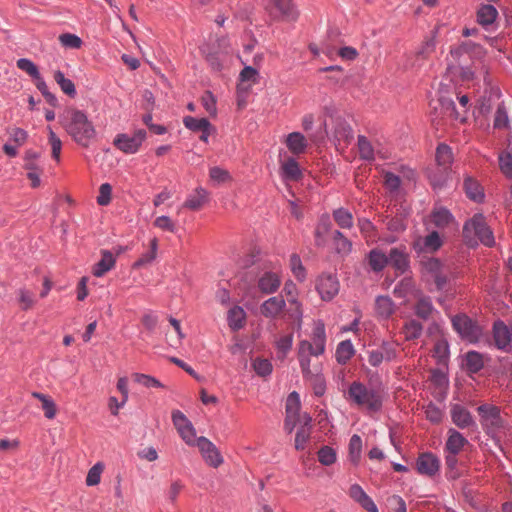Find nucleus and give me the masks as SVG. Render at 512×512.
<instances>
[{"mask_svg":"<svg viewBox=\"0 0 512 512\" xmlns=\"http://www.w3.org/2000/svg\"><path fill=\"white\" fill-rule=\"evenodd\" d=\"M477 412L480 424L487 435L496 437L505 428L506 421L501 416L499 407L485 403L477 407Z\"/></svg>","mask_w":512,"mask_h":512,"instance_id":"5","label":"nucleus"},{"mask_svg":"<svg viewBox=\"0 0 512 512\" xmlns=\"http://www.w3.org/2000/svg\"><path fill=\"white\" fill-rule=\"evenodd\" d=\"M183 123L186 128L194 132H203L205 129H213V126L206 118H195L187 116Z\"/></svg>","mask_w":512,"mask_h":512,"instance_id":"38","label":"nucleus"},{"mask_svg":"<svg viewBox=\"0 0 512 512\" xmlns=\"http://www.w3.org/2000/svg\"><path fill=\"white\" fill-rule=\"evenodd\" d=\"M207 200V192L205 189L199 187L194 190L192 194L188 196L183 204V207L190 210H199Z\"/></svg>","mask_w":512,"mask_h":512,"instance_id":"32","label":"nucleus"},{"mask_svg":"<svg viewBox=\"0 0 512 512\" xmlns=\"http://www.w3.org/2000/svg\"><path fill=\"white\" fill-rule=\"evenodd\" d=\"M458 101L461 106L460 110L456 109L455 103L448 91H445L443 88H440L438 91V99L437 103L441 108V113L445 116L450 117L454 120H460L461 122L466 119V112L468 109L469 98L467 95L458 96Z\"/></svg>","mask_w":512,"mask_h":512,"instance_id":"7","label":"nucleus"},{"mask_svg":"<svg viewBox=\"0 0 512 512\" xmlns=\"http://www.w3.org/2000/svg\"><path fill=\"white\" fill-rule=\"evenodd\" d=\"M431 222L440 229L449 227L454 222L453 215L445 208H434L431 213Z\"/></svg>","mask_w":512,"mask_h":512,"instance_id":"29","label":"nucleus"},{"mask_svg":"<svg viewBox=\"0 0 512 512\" xmlns=\"http://www.w3.org/2000/svg\"><path fill=\"white\" fill-rule=\"evenodd\" d=\"M350 497L358 502L362 508L368 512H378V508L373 500L365 493L361 486L354 484L349 489Z\"/></svg>","mask_w":512,"mask_h":512,"instance_id":"20","label":"nucleus"},{"mask_svg":"<svg viewBox=\"0 0 512 512\" xmlns=\"http://www.w3.org/2000/svg\"><path fill=\"white\" fill-rule=\"evenodd\" d=\"M258 72L251 66H246L239 75L238 91L248 92L252 84L257 82Z\"/></svg>","mask_w":512,"mask_h":512,"instance_id":"31","label":"nucleus"},{"mask_svg":"<svg viewBox=\"0 0 512 512\" xmlns=\"http://www.w3.org/2000/svg\"><path fill=\"white\" fill-rule=\"evenodd\" d=\"M281 172L282 176L286 180L290 181H297L302 177V172L300 170V167L297 163V161L292 158L288 157L281 163Z\"/></svg>","mask_w":512,"mask_h":512,"instance_id":"26","label":"nucleus"},{"mask_svg":"<svg viewBox=\"0 0 512 512\" xmlns=\"http://www.w3.org/2000/svg\"><path fill=\"white\" fill-rule=\"evenodd\" d=\"M311 418L308 415L303 416V426L297 431L295 437V448L303 450L310 437V431L306 426L310 423Z\"/></svg>","mask_w":512,"mask_h":512,"instance_id":"39","label":"nucleus"},{"mask_svg":"<svg viewBox=\"0 0 512 512\" xmlns=\"http://www.w3.org/2000/svg\"><path fill=\"white\" fill-rule=\"evenodd\" d=\"M16 65L20 70L25 71L29 76H31L34 79L38 78L40 75L37 66L29 59L21 58L17 60Z\"/></svg>","mask_w":512,"mask_h":512,"instance_id":"55","label":"nucleus"},{"mask_svg":"<svg viewBox=\"0 0 512 512\" xmlns=\"http://www.w3.org/2000/svg\"><path fill=\"white\" fill-rule=\"evenodd\" d=\"M335 249L339 254L347 255L351 252L352 243L340 231L336 230L333 234Z\"/></svg>","mask_w":512,"mask_h":512,"instance_id":"47","label":"nucleus"},{"mask_svg":"<svg viewBox=\"0 0 512 512\" xmlns=\"http://www.w3.org/2000/svg\"><path fill=\"white\" fill-rule=\"evenodd\" d=\"M362 450V440L360 436L353 435L349 441V458L354 463L357 464L361 457Z\"/></svg>","mask_w":512,"mask_h":512,"instance_id":"49","label":"nucleus"},{"mask_svg":"<svg viewBox=\"0 0 512 512\" xmlns=\"http://www.w3.org/2000/svg\"><path fill=\"white\" fill-rule=\"evenodd\" d=\"M454 330L465 340L475 343L482 336V327L464 314L452 318Z\"/></svg>","mask_w":512,"mask_h":512,"instance_id":"8","label":"nucleus"},{"mask_svg":"<svg viewBox=\"0 0 512 512\" xmlns=\"http://www.w3.org/2000/svg\"><path fill=\"white\" fill-rule=\"evenodd\" d=\"M31 395L41 402L42 410L44 411V415L47 419L55 418L57 408L55 402L50 396L40 392H32Z\"/></svg>","mask_w":512,"mask_h":512,"instance_id":"33","label":"nucleus"},{"mask_svg":"<svg viewBox=\"0 0 512 512\" xmlns=\"http://www.w3.org/2000/svg\"><path fill=\"white\" fill-rule=\"evenodd\" d=\"M290 267L294 276L303 281L305 279V268L302 265L301 259L297 254H292L290 257Z\"/></svg>","mask_w":512,"mask_h":512,"instance_id":"56","label":"nucleus"},{"mask_svg":"<svg viewBox=\"0 0 512 512\" xmlns=\"http://www.w3.org/2000/svg\"><path fill=\"white\" fill-rule=\"evenodd\" d=\"M422 331L423 327L421 323L415 319L407 321L402 328V333L404 334L405 339L408 341L419 338L422 334Z\"/></svg>","mask_w":512,"mask_h":512,"instance_id":"40","label":"nucleus"},{"mask_svg":"<svg viewBox=\"0 0 512 512\" xmlns=\"http://www.w3.org/2000/svg\"><path fill=\"white\" fill-rule=\"evenodd\" d=\"M388 264H391L396 270L404 272L408 267V254L405 246L391 248L389 251Z\"/></svg>","mask_w":512,"mask_h":512,"instance_id":"19","label":"nucleus"},{"mask_svg":"<svg viewBox=\"0 0 512 512\" xmlns=\"http://www.w3.org/2000/svg\"><path fill=\"white\" fill-rule=\"evenodd\" d=\"M468 443V440L460 432L451 428L448 431V439L445 444V449L447 452L459 454Z\"/></svg>","mask_w":512,"mask_h":512,"instance_id":"23","label":"nucleus"},{"mask_svg":"<svg viewBox=\"0 0 512 512\" xmlns=\"http://www.w3.org/2000/svg\"><path fill=\"white\" fill-rule=\"evenodd\" d=\"M339 281L332 274H322L316 282V289L322 300L329 301L339 292Z\"/></svg>","mask_w":512,"mask_h":512,"instance_id":"12","label":"nucleus"},{"mask_svg":"<svg viewBox=\"0 0 512 512\" xmlns=\"http://www.w3.org/2000/svg\"><path fill=\"white\" fill-rule=\"evenodd\" d=\"M483 54L482 48L471 41H465L453 48L447 58V73L451 76V80L463 82L472 80Z\"/></svg>","mask_w":512,"mask_h":512,"instance_id":"1","label":"nucleus"},{"mask_svg":"<svg viewBox=\"0 0 512 512\" xmlns=\"http://www.w3.org/2000/svg\"><path fill=\"white\" fill-rule=\"evenodd\" d=\"M49 131V143L51 145L52 157L56 161L60 160V153L62 148V142L59 137L53 132L51 127H48Z\"/></svg>","mask_w":512,"mask_h":512,"instance_id":"58","label":"nucleus"},{"mask_svg":"<svg viewBox=\"0 0 512 512\" xmlns=\"http://www.w3.org/2000/svg\"><path fill=\"white\" fill-rule=\"evenodd\" d=\"M355 349L350 340L341 341L335 352L336 361L339 364H346L354 355Z\"/></svg>","mask_w":512,"mask_h":512,"instance_id":"34","label":"nucleus"},{"mask_svg":"<svg viewBox=\"0 0 512 512\" xmlns=\"http://www.w3.org/2000/svg\"><path fill=\"white\" fill-rule=\"evenodd\" d=\"M417 471L425 476H435L440 468V461L432 453H422L416 462Z\"/></svg>","mask_w":512,"mask_h":512,"instance_id":"14","label":"nucleus"},{"mask_svg":"<svg viewBox=\"0 0 512 512\" xmlns=\"http://www.w3.org/2000/svg\"><path fill=\"white\" fill-rule=\"evenodd\" d=\"M54 80L60 86L61 90L70 97L76 95V89L74 83L66 78L61 71L54 72Z\"/></svg>","mask_w":512,"mask_h":512,"instance_id":"45","label":"nucleus"},{"mask_svg":"<svg viewBox=\"0 0 512 512\" xmlns=\"http://www.w3.org/2000/svg\"><path fill=\"white\" fill-rule=\"evenodd\" d=\"M368 263L375 272L382 271L388 264V257L379 249H373L369 252Z\"/></svg>","mask_w":512,"mask_h":512,"instance_id":"35","label":"nucleus"},{"mask_svg":"<svg viewBox=\"0 0 512 512\" xmlns=\"http://www.w3.org/2000/svg\"><path fill=\"white\" fill-rule=\"evenodd\" d=\"M442 245V240L438 232L433 231L425 237L419 238L415 244V249L419 251L434 252Z\"/></svg>","mask_w":512,"mask_h":512,"instance_id":"22","label":"nucleus"},{"mask_svg":"<svg viewBox=\"0 0 512 512\" xmlns=\"http://www.w3.org/2000/svg\"><path fill=\"white\" fill-rule=\"evenodd\" d=\"M286 308V302L282 296H273L264 301L260 306L261 314L269 319L282 317Z\"/></svg>","mask_w":512,"mask_h":512,"instance_id":"13","label":"nucleus"},{"mask_svg":"<svg viewBox=\"0 0 512 512\" xmlns=\"http://www.w3.org/2000/svg\"><path fill=\"white\" fill-rule=\"evenodd\" d=\"M59 41L66 48H80L82 40L76 34H60Z\"/></svg>","mask_w":512,"mask_h":512,"instance_id":"61","label":"nucleus"},{"mask_svg":"<svg viewBox=\"0 0 512 512\" xmlns=\"http://www.w3.org/2000/svg\"><path fill=\"white\" fill-rule=\"evenodd\" d=\"M196 447L204 461L211 467L217 468L223 463V457L217 447L206 437H198Z\"/></svg>","mask_w":512,"mask_h":512,"instance_id":"11","label":"nucleus"},{"mask_svg":"<svg viewBox=\"0 0 512 512\" xmlns=\"http://www.w3.org/2000/svg\"><path fill=\"white\" fill-rule=\"evenodd\" d=\"M111 193L112 187L108 183H103L99 188V195L97 197V202L101 206H106L111 201Z\"/></svg>","mask_w":512,"mask_h":512,"instance_id":"63","label":"nucleus"},{"mask_svg":"<svg viewBox=\"0 0 512 512\" xmlns=\"http://www.w3.org/2000/svg\"><path fill=\"white\" fill-rule=\"evenodd\" d=\"M463 237L470 246L477 245L478 241L488 247L493 246L495 243L493 232L487 226L482 214L474 215L465 223Z\"/></svg>","mask_w":512,"mask_h":512,"instance_id":"4","label":"nucleus"},{"mask_svg":"<svg viewBox=\"0 0 512 512\" xmlns=\"http://www.w3.org/2000/svg\"><path fill=\"white\" fill-rule=\"evenodd\" d=\"M201 102L206 112L210 116H215L217 113L216 99L210 91H206L201 97Z\"/></svg>","mask_w":512,"mask_h":512,"instance_id":"57","label":"nucleus"},{"mask_svg":"<svg viewBox=\"0 0 512 512\" xmlns=\"http://www.w3.org/2000/svg\"><path fill=\"white\" fill-rule=\"evenodd\" d=\"M499 166L503 174L512 177V154L509 152L500 153Z\"/></svg>","mask_w":512,"mask_h":512,"instance_id":"59","label":"nucleus"},{"mask_svg":"<svg viewBox=\"0 0 512 512\" xmlns=\"http://www.w3.org/2000/svg\"><path fill=\"white\" fill-rule=\"evenodd\" d=\"M346 399L369 413L381 410L383 394L380 387H367L360 381H353L347 391Z\"/></svg>","mask_w":512,"mask_h":512,"instance_id":"3","label":"nucleus"},{"mask_svg":"<svg viewBox=\"0 0 512 512\" xmlns=\"http://www.w3.org/2000/svg\"><path fill=\"white\" fill-rule=\"evenodd\" d=\"M281 284L279 275L275 272H264L257 281V287L263 294H272L278 290Z\"/></svg>","mask_w":512,"mask_h":512,"instance_id":"18","label":"nucleus"},{"mask_svg":"<svg viewBox=\"0 0 512 512\" xmlns=\"http://www.w3.org/2000/svg\"><path fill=\"white\" fill-rule=\"evenodd\" d=\"M358 151L360 158L367 161L374 159V148L371 142L363 135L358 136Z\"/></svg>","mask_w":512,"mask_h":512,"instance_id":"44","label":"nucleus"},{"mask_svg":"<svg viewBox=\"0 0 512 512\" xmlns=\"http://www.w3.org/2000/svg\"><path fill=\"white\" fill-rule=\"evenodd\" d=\"M452 422L460 429L475 425L471 413L463 406L455 404L450 410Z\"/></svg>","mask_w":512,"mask_h":512,"instance_id":"17","label":"nucleus"},{"mask_svg":"<svg viewBox=\"0 0 512 512\" xmlns=\"http://www.w3.org/2000/svg\"><path fill=\"white\" fill-rule=\"evenodd\" d=\"M62 125L67 134L80 146L89 147L96 137V129L86 113L76 108L65 110Z\"/></svg>","mask_w":512,"mask_h":512,"instance_id":"2","label":"nucleus"},{"mask_svg":"<svg viewBox=\"0 0 512 512\" xmlns=\"http://www.w3.org/2000/svg\"><path fill=\"white\" fill-rule=\"evenodd\" d=\"M321 370V365H316L315 372L304 377V379L311 384L314 394L318 397L323 396L326 391V381Z\"/></svg>","mask_w":512,"mask_h":512,"instance_id":"24","label":"nucleus"},{"mask_svg":"<svg viewBox=\"0 0 512 512\" xmlns=\"http://www.w3.org/2000/svg\"><path fill=\"white\" fill-rule=\"evenodd\" d=\"M436 162L443 171H447L450 164L452 163V150L446 144H440L436 150Z\"/></svg>","mask_w":512,"mask_h":512,"instance_id":"37","label":"nucleus"},{"mask_svg":"<svg viewBox=\"0 0 512 512\" xmlns=\"http://www.w3.org/2000/svg\"><path fill=\"white\" fill-rule=\"evenodd\" d=\"M172 421L182 440L188 446H196L198 438L196 437L195 428L188 418L181 411L174 410Z\"/></svg>","mask_w":512,"mask_h":512,"instance_id":"9","label":"nucleus"},{"mask_svg":"<svg viewBox=\"0 0 512 512\" xmlns=\"http://www.w3.org/2000/svg\"><path fill=\"white\" fill-rule=\"evenodd\" d=\"M413 309L415 315L423 320H429L433 318L434 314L438 313L432 304L431 298L423 294L417 295Z\"/></svg>","mask_w":512,"mask_h":512,"instance_id":"16","label":"nucleus"},{"mask_svg":"<svg viewBox=\"0 0 512 512\" xmlns=\"http://www.w3.org/2000/svg\"><path fill=\"white\" fill-rule=\"evenodd\" d=\"M496 17L497 10L492 5H483L477 13L478 22L483 26L492 24Z\"/></svg>","mask_w":512,"mask_h":512,"instance_id":"42","label":"nucleus"},{"mask_svg":"<svg viewBox=\"0 0 512 512\" xmlns=\"http://www.w3.org/2000/svg\"><path fill=\"white\" fill-rule=\"evenodd\" d=\"M20 308L24 311L30 310L36 303L35 295L26 288H20L17 292Z\"/></svg>","mask_w":512,"mask_h":512,"instance_id":"46","label":"nucleus"},{"mask_svg":"<svg viewBox=\"0 0 512 512\" xmlns=\"http://www.w3.org/2000/svg\"><path fill=\"white\" fill-rule=\"evenodd\" d=\"M132 379L135 383H138L146 388H164L165 386L155 377L142 374V373H133Z\"/></svg>","mask_w":512,"mask_h":512,"instance_id":"48","label":"nucleus"},{"mask_svg":"<svg viewBox=\"0 0 512 512\" xmlns=\"http://www.w3.org/2000/svg\"><path fill=\"white\" fill-rule=\"evenodd\" d=\"M115 266V257L110 251H102V258L93 267V275L102 277L106 272L110 271Z\"/></svg>","mask_w":512,"mask_h":512,"instance_id":"28","label":"nucleus"},{"mask_svg":"<svg viewBox=\"0 0 512 512\" xmlns=\"http://www.w3.org/2000/svg\"><path fill=\"white\" fill-rule=\"evenodd\" d=\"M401 182V178L398 175L392 172L384 173V185L390 193H397L401 186Z\"/></svg>","mask_w":512,"mask_h":512,"instance_id":"53","label":"nucleus"},{"mask_svg":"<svg viewBox=\"0 0 512 512\" xmlns=\"http://www.w3.org/2000/svg\"><path fill=\"white\" fill-rule=\"evenodd\" d=\"M311 355L297 353V358L299 361L300 369L303 375V378L315 372V366L317 364L312 365L311 363Z\"/></svg>","mask_w":512,"mask_h":512,"instance_id":"54","label":"nucleus"},{"mask_svg":"<svg viewBox=\"0 0 512 512\" xmlns=\"http://www.w3.org/2000/svg\"><path fill=\"white\" fill-rule=\"evenodd\" d=\"M464 188L467 196L474 201H481L483 198V193L480 185L472 180L466 179L464 182Z\"/></svg>","mask_w":512,"mask_h":512,"instance_id":"50","label":"nucleus"},{"mask_svg":"<svg viewBox=\"0 0 512 512\" xmlns=\"http://www.w3.org/2000/svg\"><path fill=\"white\" fill-rule=\"evenodd\" d=\"M375 311L383 319H388L395 312V304L388 296H378L375 300Z\"/></svg>","mask_w":512,"mask_h":512,"instance_id":"27","label":"nucleus"},{"mask_svg":"<svg viewBox=\"0 0 512 512\" xmlns=\"http://www.w3.org/2000/svg\"><path fill=\"white\" fill-rule=\"evenodd\" d=\"M318 460L321 464L325 466L332 465L336 461L335 450L329 446H323L318 451Z\"/></svg>","mask_w":512,"mask_h":512,"instance_id":"52","label":"nucleus"},{"mask_svg":"<svg viewBox=\"0 0 512 512\" xmlns=\"http://www.w3.org/2000/svg\"><path fill=\"white\" fill-rule=\"evenodd\" d=\"M493 337L495 345L499 349H505L511 341L508 327L500 321L494 323Z\"/></svg>","mask_w":512,"mask_h":512,"instance_id":"25","label":"nucleus"},{"mask_svg":"<svg viewBox=\"0 0 512 512\" xmlns=\"http://www.w3.org/2000/svg\"><path fill=\"white\" fill-rule=\"evenodd\" d=\"M253 368L259 376H267L272 372V364L267 359H255Z\"/></svg>","mask_w":512,"mask_h":512,"instance_id":"62","label":"nucleus"},{"mask_svg":"<svg viewBox=\"0 0 512 512\" xmlns=\"http://www.w3.org/2000/svg\"><path fill=\"white\" fill-rule=\"evenodd\" d=\"M300 397L297 392H292L286 400V415L300 416Z\"/></svg>","mask_w":512,"mask_h":512,"instance_id":"51","label":"nucleus"},{"mask_svg":"<svg viewBox=\"0 0 512 512\" xmlns=\"http://www.w3.org/2000/svg\"><path fill=\"white\" fill-rule=\"evenodd\" d=\"M326 332L323 323L318 322L315 324L311 340H301L298 343L297 353L311 355L313 357L321 356L326 350Z\"/></svg>","mask_w":512,"mask_h":512,"instance_id":"6","label":"nucleus"},{"mask_svg":"<svg viewBox=\"0 0 512 512\" xmlns=\"http://www.w3.org/2000/svg\"><path fill=\"white\" fill-rule=\"evenodd\" d=\"M268 10L272 16L287 20H293L296 16L292 0H272Z\"/></svg>","mask_w":512,"mask_h":512,"instance_id":"15","label":"nucleus"},{"mask_svg":"<svg viewBox=\"0 0 512 512\" xmlns=\"http://www.w3.org/2000/svg\"><path fill=\"white\" fill-rule=\"evenodd\" d=\"M228 325L229 327L237 331L244 327L246 322V313L244 309L240 306H234L228 311Z\"/></svg>","mask_w":512,"mask_h":512,"instance_id":"30","label":"nucleus"},{"mask_svg":"<svg viewBox=\"0 0 512 512\" xmlns=\"http://www.w3.org/2000/svg\"><path fill=\"white\" fill-rule=\"evenodd\" d=\"M146 138L145 130H137L132 136L119 134L114 139V145L126 154L136 153Z\"/></svg>","mask_w":512,"mask_h":512,"instance_id":"10","label":"nucleus"},{"mask_svg":"<svg viewBox=\"0 0 512 512\" xmlns=\"http://www.w3.org/2000/svg\"><path fill=\"white\" fill-rule=\"evenodd\" d=\"M333 218L337 225L342 229H350L353 226V216L344 208L336 209L333 212Z\"/></svg>","mask_w":512,"mask_h":512,"instance_id":"43","label":"nucleus"},{"mask_svg":"<svg viewBox=\"0 0 512 512\" xmlns=\"http://www.w3.org/2000/svg\"><path fill=\"white\" fill-rule=\"evenodd\" d=\"M285 144L293 155L303 154L308 147L307 139L299 132H292L288 134Z\"/></svg>","mask_w":512,"mask_h":512,"instance_id":"21","label":"nucleus"},{"mask_svg":"<svg viewBox=\"0 0 512 512\" xmlns=\"http://www.w3.org/2000/svg\"><path fill=\"white\" fill-rule=\"evenodd\" d=\"M466 368L471 373H477L484 366L483 356L476 351H469L465 357Z\"/></svg>","mask_w":512,"mask_h":512,"instance_id":"41","label":"nucleus"},{"mask_svg":"<svg viewBox=\"0 0 512 512\" xmlns=\"http://www.w3.org/2000/svg\"><path fill=\"white\" fill-rule=\"evenodd\" d=\"M158 240L153 238L149 243V250L141 255V257L134 263V268H140L152 263L157 257Z\"/></svg>","mask_w":512,"mask_h":512,"instance_id":"36","label":"nucleus"},{"mask_svg":"<svg viewBox=\"0 0 512 512\" xmlns=\"http://www.w3.org/2000/svg\"><path fill=\"white\" fill-rule=\"evenodd\" d=\"M292 343H293V335L292 334L283 335L277 340L276 346H277L278 351L280 353H282V357H285L286 354L289 352V350L292 347Z\"/></svg>","mask_w":512,"mask_h":512,"instance_id":"64","label":"nucleus"},{"mask_svg":"<svg viewBox=\"0 0 512 512\" xmlns=\"http://www.w3.org/2000/svg\"><path fill=\"white\" fill-rule=\"evenodd\" d=\"M102 471L103 466L100 463H97L92 468H90L86 477V484L88 486L97 485L100 482Z\"/></svg>","mask_w":512,"mask_h":512,"instance_id":"60","label":"nucleus"}]
</instances>
